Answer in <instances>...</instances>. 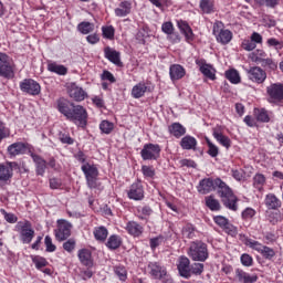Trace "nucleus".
Returning <instances> with one entry per match:
<instances>
[{"instance_id":"obj_49","label":"nucleus","mask_w":283,"mask_h":283,"mask_svg":"<svg viewBox=\"0 0 283 283\" xmlns=\"http://www.w3.org/2000/svg\"><path fill=\"white\" fill-rule=\"evenodd\" d=\"M99 129L102 134H112V132H114V123L109 120H102L99 124Z\"/></svg>"},{"instance_id":"obj_39","label":"nucleus","mask_w":283,"mask_h":283,"mask_svg":"<svg viewBox=\"0 0 283 283\" xmlns=\"http://www.w3.org/2000/svg\"><path fill=\"white\" fill-rule=\"evenodd\" d=\"M264 185H266V177H264L262 174H256L253 177V187H255V189L259 191H262V189H264Z\"/></svg>"},{"instance_id":"obj_51","label":"nucleus","mask_w":283,"mask_h":283,"mask_svg":"<svg viewBox=\"0 0 283 283\" xmlns=\"http://www.w3.org/2000/svg\"><path fill=\"white\" fill-rule=\"evenodd\" d=\"M203 272H205V264L193 263L192 265H190V276H191V273L192 275H202Z\"/></svg>"},{"instance_id":"obj_19","label":"nucleus","mask_w":283,"mask_h":283,"mask_svg":"<svg viewBox=\"0 0 283 283\" xmlns=\"http://www.w3.org/2000/svg\"><path fill=\"white\" fill-rule=\"evenodd\" d=\"M128 198L130 200H143L145 198V190L143 189L142 182H135L130 186Z\"/></svg>"},{"instance_id":"obj_29","label":"nucleus","mask_w":283,"mask_h":283,"mask_svg":"<svg viewBox=\"0 0 283 283\" xmlns=\"http://www.w3.org/2000/svg\"><path fill=\"white\" fill-rule=\"evenodd\" d=\"M177 25L181 34L186 36V41H193V30H191V27L187 22L180 20L177 22Z\"/></svg>"},{"instance_id":"obj_12","label":"nucleus","mask_w":283,"mask_h":283,"mask_svg":"<svg viewBox=\"0 0 283 283\" xmlns=\"http://www.w3.org/2000/svg\"><path fill=\"white\" fill-rule=\"evenodd\" d=\"M69 96L70 98H73V101H76V103H81L87 98V92H85L83 87L76 85V83H71L69 85Z\"/></svg>"},{"instance_id":"obj_54","label":"nucleus","mask_w":283,"mask_h":283,"mask_svg":"<svg viewBox=\"0 0 283 283\" xmlns=\"http://www.w3.org/2000/svg\"><path fill=\"white\" fill-rule=\"evenodd\" d=\"M261 255L265 260H273V258H275V250L265 245V248H263V251L261 252Z\"/></svg>"},{"instance_id":"obj_1","label":"nucleus","mask_w":283,"mask_h":283,"mask_svg":"<svg viewBox=\"0 0 283 283\" xmlns=\"http://www.w3.org/2000/svg\"><path fill=\"white\" fill-rule=\"evenodd\" d=\"M57 112L65 116L66 120L76 125V127H81L85 129L87 127V109L83 107V105H76L74 102H71L66 98L57 99Z\"/></svg>"},{"instance_id":"obj_58","label":"nucleus","mask_w":283,"mask_h":283,"mask_svg":"<svg viewBox=\"0 0 283 283\" xmlns=\"http://www.w3.org/2000/svg\"><path fill=\"white\" fill-rule=\"evenodd\" d=\"M222 229L223 231H226V233H228V235H232V238H234V235H238V228H235L229 221Z\"/></svg>"},{"instance_id":"obj_11","label":"nucleus","mask_w":283,"mask_h":283,"mask_svg":"<svg viewBox=\"0 0 283 283\" xmlns=\"http://www.w3.org/2000/svg\"><path fill=\"white\" fill-rule=\"evenodd\" d=\"M266 92L270 103H280L283 101V85L282 84H271L266 87Z\"/></svg>"},{"instance_id":"obj_27","label":"nucleus","mask_w":283,"mask_h":283,"mask_svg":"<svg viewBox=\"0 0 283 283\" xmlns=\"http://www.w3.org/2000/svg\"><path fill=\"white\" fill-rule=\"evenodd\" d=\"M12 163L0 165V182H8L12 178Z\"/></svg>"},{"instance_id":"obj_14","label":"nucleus","mask_w":283,"mask_h":283,"mask_svg":"<svg viewBox=\"0 0 283 283\" xmlns=\"http://www.w3.org/2000/svg\"><path fill=\"white\" fill-rule=\"evenodd\" d=\"M177 269L181 277H185L186 280L191 277V261H189V258L180 256Z\"/></svg>"},{"instance_id":"obj_2","label":"nucleus","mask_w":283,"mask_h":283,"mask_svg":"<svg viewBox=\"0 0 283 283\" xmlns=\"http://www.w3.org/2000/svg\"><path fill=\"white\" fill-rule=\"evenodd\" d=\"M216 187L223 206L230 211H238V197L233 195V190L220 178L216 179Z\"/></svg>"},{"instance_id":"obj_52","label":"nucleus","mask_w":283,"mask_h":283,"mask_svg":"<svg viewBox=\"0 0 283 283\" xmlns=\"http://www.w3.org/2000/svg\"><path fill=\"white\" fill-rule=\"evenodd\" d=\"M63 249L67 253H74V249H76V240L75 239H69L63 243Z\"/></svg>"},{"instance_id":"obj_59","label":"nucleus","mask_w":283,"mask_h":283,"mask_svg":"<svg viewBox=\"0 0 283 283\" xmlns=\"http://www.w3.org/2000/svg\"><path fill=\"white\" fill-rule=\"evenodd\" d=\"M248 244L250 245V249H253L254 251H258V253H262L264 251V248L266 245H263L262 243L253 240H249Z\"/></svg>"},{"instance_id":"obj_7","label":"nucleus","mask_w":283,"mask_h":283,"mask_svg":"<svg viewBox=\"0 0 283 283\" xmlns=\"http://www.w3.org/2000/svg\"><path fill=\"white\" fill-rule=\"evenodd\" d=\"M82 171L86 178L87 186L90 189H96V178H98V168L94 165L84 164Z\"/></svg>"},{"instance_id":"obj_23","label":"nucleus","mask_w":283,"mask_h":283,"mask_svg":"<svg viewBox=\"0 0 283 283\" xmlns=\"http://www.w3.org/2000/svg\"><path fill=\"white\" fill-rule=\"evenodd\" d=\"M264 205L268 209L276 211V209L282 207V201L274 193H268L265 196Z\"/></svg>"},{"instance_id":"obj_35","label":"nucleus","mask_w":283,"mask_h":283,"mask_svg":"<svg viewBox=\"0 0 283 283\" xmlns=\"http://www.w3.org/2000/svg\"><path fill=\"white\" fill-rule=\"evenodd\" d=\"M216 36L218 43L227 45L228 43H231V39H233V33L230 30H221Z\"/></svg>"},{"instance_id":"obj_41","label":"nucleus","mask_w":283,"mask_h":283,"mask_svg":"<svg viewBox=\"0 0 283 283\" xmlns=\"http://www.w3.org/2000/svg\"><path fill=\"white\" fill-rule=\"evenodd\" d=\"M206 206L210 211H220V201H218L213 196L206 198Z\"/></svg>"},{"instance_id":"obj_44","label":"nucleus","mask_w":283,"mask_h":283,"mask_svg":"<svg viewBox=\"0 0 283 283\" xmlns=\"http://www.w3.org/2000/svg\"><path fill=\"white\" fill-rule=\"evenodd\" d=\"M77 30L81 34H90V32H94V24L92 22H81Z\"/></svg>"},{"instance_id":"obj_60","label":"nucleus","mask_w":283,"mask_h":283,"mask_svg":"<svg viewBox=\"0 0 283 283\" xmlns=\"http://www.w3.org/2000/svg\"><path fill=\"white\" fill-rule=\"evenodd\" d=\"M241 264L243 266H253V256L247 253H243L240 258Z\"/></svg>"},{"instance_id":"obj_40","label":"nucleus","mask_w":283,"mask_h":283,"mask_svg":"<svg viewBox=\"0 0 283 283\" xmlns=\"http://www.w3.org/2000/svg\"><path fill=\"white\" fill-rule=\"evenodd\" d=\"M226 78L230 81V83H233V85H238L240 83V73H238V70L231 69L226 71Z\"/></svg>"},{"instance_id":"obj_43","label":"nucleus","mask_w":283,"mask_h":283,"mask_svg":"<svg viewBox=\"0 0 283 283\" xmlns=\"http://www.w3.org/2000/svg\"><path fill=\"white\" fill-rule=\"evenodd\" d=\"M206 143L208 145L207 154H209L211 158H217L218 154H220V148L211 143V139H209V137H206Z\"/></svg>"},{"instance_id":"obj_24","label":"nucleus","mask_w":283,"mask_h":283,"mask_svg":"<svg viewBox=\"0 0 283 283\" xmlns=\"http://www.w3.org/2000/svg\"><path fill=\"white\" fill-rule=\"evenodd\" d=\"M197 65H199V70L206 78H210V81H216V69L211 66V64L207 63H200V61H197Z\"/></svg>"},{"instance_id":"obj_15","label":"nucleus","mask_w":283,"mask_h":283,"mask_svg":"<svg viewBox=\"0 0 283 283\" xmlns=\"http://www.w3.org/2000/svg\"><path fill=\"white\" fill-rule=\"evenodd\" d=\"M216 179L211 178H205L199 181V185L197 186V191L206 196V193H211V191H216Z\"/></svg>"},{"instance_id":"obj_28","label":"nucleus","mask_w":283,"mask_h":283,"mask_svg":"<svg viewBox=\"0 0 283 283\" xmlns=\"http://www.w3.org/2000/svg\"><path fill=\"white\" fill-rule=\"evenodd\" d=\"M147 92H149V87L147 86V84L139 82L133 87L132 96L133 98H143V96H145Z\"/></svg>"},{"instance_id":"obj_33","label":"nucleus","mask_w":283,"mask_h":283,"mask_svg":"<svg viewBox=\"0 0 283 283\" xmlns=\"http://www.w3.org/2000/svg\"><path fill=\"white\" fill-rule=\"evenodd\" d=\"M49 72H53V74H59V76H65L67 74V67L63 64H57L56 62H51L48 64Z\"/></svg>"},{"instance_id":"obj_34","label":"nucleus","mask_w":283,"mask_h":283,"mask_svg":"<svg viewBox=\"0 0 283 283\" xmlns=\"http://www.w3.org/2000/svg\"><path fill=\"white\" fill-rule=\"evenodd\" d=\"M197 145H198V140H196L195 137L189 135L185 136L180 142V147L187 150H190V149L196 150Z\"/></svg>"},{"instance_id":"obj_50","label":"nucleus","mask_w":283,"mask_h":283,"mask_svg":"<svg viewBox=\"0 0 283 283\" xmlns=\"http://www.w3.org/2000/svg\"><path fill=\"white\" fill-rule=\"evenodd\" d=\"M259 65L261 67H268V70H277V63L273 61V59L265 57L259 62Z\"/></svg>"},{"instance_id":"obj_64","label":"nucleus","mask_w":283,"mask_h":283,"mask_svg":"<svg viewBox=\"0 0 283 283\" xmlns=\"http://www.w3.org/2000/svg\"><path fill=\"white\" fill-rule=\"evenodd\" d=\"M254 216H255V210L253 208H247L242 212L243 220H251V218H253Z\"/></svg>"},{"instance_id":"obj_53","label":"nucleus","mask_w":283,"mask_h":283,"mask_svg":"<svg viewBox=\"0 0 283 283\" xmlns=\"http://www.w3.org/2000/svg\"><path fill=\"white\" fill-rule=\"evenodd\" d=\"M241 46L247 52H253V50H255V48H258L255 42H253L251 39L243 40Z\"/></svg>"},{"instance_id":"obj_20","label":"nucleus","mask_w":283,"mask_h":283,"mask_svg":"<svg viewBox=\"0 0 283 283\" xmlns=\"http://www.w3.org/2000/svg\"><path fill=\"white\" fill-rule=\"evenodd\" d=\"M77 258L83 266H87V269H92V266H94V260H92V251L88 249L78 250Z\"/></svg>"},{"instance_id":"obj_9","label":"nucleus","mask_w":283,"mask_h":283,"mask_svg":"<svg viewBox=\"0 0 283 283\" xmlns=\"http://www.w3.org/2000/svg\"><path fill=\"white\" fill-rule=\"evenodd\" d=\"M248 78L252 83H258L259 85L266 81V71L262 70L260 66H252L247 70Z\"/></svg>"},{"instance_id":"obj_4","label":"nucleus","mask_w":283,"mask_h":283,"mask_svg":"<svg viewBox=\"0 0 283 283\" xmlns=\"http://www.w3.org/2000/svg\"><path fill=\"white\" fill-rule=\"evenodd\" d=\"M54 233L57 242H65L72 235V223L64 219L57 220V228L54 230Z\"/></svg>"},{"instance_id":"obj_5","label":"nucleus","mask_w":283,"mask_h":283,"mask_svg":"<svg viewBox=\"0 0 283 283\" xmlns=\"http://www.w3.org/2000/svg\"><path fill=\"white\" fill-rule=\"evenodd\" d=\"M149 274L155 280H163L165 283H171V279L167 275V269L158 262H150L148 264Z\"/></svg>"},{"instance_id":"obj_16","label":"nucleus","mask_w":283,"mask_h":283,"mask_svg":"<svg viewBox=\"0 0 283 283\" xmlns=\"http://www.w3.org/2000/svg\"><path fill=\"white\" fill-rule=\"evenodd\" d=\"M104 55H105V59H107V61H109L117 67H123V61H120V52H118L109 46H106L104 49Z\"/></svg>"},{"instance_id":"obj_22","label":"nucleus","mask_w":283,"mask_h":283,"mask_svg":"<svg viewBox=\"0 0 283 283\" xmlns=\"http://www.w3.org/2000/svg\"><path fill=\"white\" fill-rule=\"evenodd\" d=\"M28 151V144L25 143H13L8 147V154L10 156H21Z\"/></svg>"},{"instance_id":"obj_25","label":"nucleus","mask_w":283,"mask_h":283,"mask_svg":"<svg viewBox=\"0 0 283 283\" xmlns=\"http://www.w3.org/2000/svg\"><path fill=\"white\" fill-rule=\"evenodd\" d=\"M185 74L186 72L182 65H179V64L170 65L169 75L171 81H180V78H184Z\"/></svg>"},{"instance_id":"obj_55","label":"nucleus","mask_w":283,"mask_h":283,"mask_svg":"<svg viewBox=\"0 0 283 283\" xmlns=\"http://www.w3.org/2000/svg\"><path fill=\"white\" fill-rule=\"evenodd\" d=\"M44 244L46 247V253H54V251H56V245H54V243H52L51 235L45 237Z\"/></svg>"},{"instance_id":"obj_32","label":"nucleus","mask_w":283,"mask_h":283,"mask_svg":"<svg viewBox=\"0 0 283 283\" xmlns=\"http://www.w3.org/2000/svg\"><path fill=\"white\" fill-rule=\"evenodd\" d=\"M168 130H169V134L175 136V138H180L185 136V134H187V128H185V126H182V124L180 123H174L172 125L169 126Z\"/></svg>"},{"instance_id":"obj_17","label":"nucleus","mask_w":283,"mask_h":283,"mask_svg":"<svg viewBox=\"0 0 283 283\" xmlns=\"http://www.w3.org/2000/svg\"><path fill=\"white\" fill-rule=\"evenodd\" d=\"M235 280L239 283H255L258 282V274H250L244 272V270L238 268L235 270Z\"/></svg>"},{"instance_id":"obj_6","label":"nucleus","mask_w":283,"mask_h":283,"mask_svg":"<svg viewBox=\"0 0 283 283\" xmlns=\"http://www.w3.org/2000/svg\"><path fill=\"white\" fill-rule=\"evenodd\" d=\"M160 145L158 144H146L144 145L140 156L143 160H158L160 158Z\"/></svg>"},{"instance_id":"obj_48","label":"nucleus","mask_w":283,"mask_h":283,"mask_svg":"<svg viewBox=\"0 0 283 283\" xmlns=\"http://www.w3.org/2000/svg\"><path fill=\"white\" fill-rule=\"evenodd\" d=\"M182 238L186 240H193V238H196V228L192 226H186L182 230Z\"/></svg>"},{"instance_id":"obj_36","label":"nucleus","mask_w":283,"mask_h":283,"mask_svg":"<svg viewBox=\"0 0 283 283\" xmlns=\"http://www.w3.org/2000/svg\"><path fill=\"white\" fill-rule=\"evenodd\" d=\"M120 244H123V240L117 234H112L106 242V247L111 251H116V249L120 248Z\"/></svg>"},{"instance_id":"obj_18","label":"nucleus","mask_w":283,"mask_h":283,"mask_svg":"<svg viewBox=\"0 0 283 283\" xmlns=\"http://www.w3.org/2000/svg\"><path fill=\"white\" fill-rule=\"evenodd\" d=\"M212 136L216 138L217 142H219L222 147H226V149H229L231 147V138L222 134V127L216 126L212 128Z\"/></svg>"},{"instance_id":"obj_56","label":"nucleus","mask_w":283,"mask_h":283,"mask_svg":"<svg viewBox=\"0 0 283 283\" xmlns=\"http://www.w3.org/2000/svg\"><path fill=\"white\" fill-rule=\"evenodd\" d=\"M114 27L109 25V27H103L102 28V34L104 36V39H114Z\"/></svg>"},{"instance_id":"obj_45","label":"nucleus","mask_w":283,"mask_h":283,"mask_svg":"<svg viewBox=\"0 0 283 283\" xmlns=\"http://www.w3.org/2000/svg\"><path fill=\"white\" fill-rule=\"evenodd\" d=\"M114 273H115V275H117V277L120 282H126V280H127V269H125V266L116 265L114 268Z\"/></svg>"},{"instance_id":"obj_21","label":"nucleus","mask_w":283,"mask_h":283,"mask_svg":"<svg viewBox=\"0 0 283 283\" xmlns=\"http://www.w3.org/2000/svg\"><path fill=\"white\" fill-rule=\"evenodd\" d=\"M33 163H35V171L38 176H44L45 169H48V161L36 154H31Z\"/></svg>"},{"instance_id":"obj_8","label":"nucleus","mask_w":283,"mask_h":283,"mask_svg":"<svg viewBox=\"0 0 283 283\" xmlns=\"http://www.w3.org/2000/svg\"><path fill=\"white\" fill-rule=\"evenodd\" d=\"M20 90L25 94H30V96H39L41 94V85L32 78H25L20 82Z\"/></svg>"},{"instance_id":"obj_61","label":"nucleus","mask_w":283,"mask_h":283,"mask_svg":"<svg viewBox=\"0 0 283 283\" xmlns=\"http://www.w3.org/2000/svg\"><path fill=\"white\" fill-rule=\"evenodd\" d=\"M258 6H266V8H275L277 0H254Z\"/></svg>"},{"instance_id":"obj_26","label":"nucleus","mask_w":283,"mask_h":283,"mask_svg":"<svg viewBox=\"0 0 283 283\" xmlns=\"http://www.w3.org/2000/svg\"><path fill=\"white\" fill-rule=\"evenodd\" d=\"M161 30L164 34H168L170 39H172V43H180V35L174 32V23L164 22L161 25Z\"/></svg>"},{"instance_id":"obj_38","label":"nucleus","mask_w":283,"mask_h":283,"mask_svg":"<svg viewBox=\"0 0 283 283\" xmlns=\"http://www.w3.org/2000/svg\"><path fill=\"white\" fill-rule=\"evenodd\" d=\"M107 235H108L107 228L103 226L95 228L94 237H95V240H97L98 242H105V240H107Z\"/></svg>"},{"instance_id":"obj_30","label":"nucleus","mask_w":283,"mask_h":283,"mask_svg":"<svg viewBox=\"0 0 283 283\" xmlns=\"http://www.w3.org/2000/svg\"><path fill=\"white\" fill-rule=\"evenodd\" d=\"M115 14L117 17H127V14H132V2L130 1H122L119 7L115 9Z\"/></svg>"},{"instance_id":"obj_42","label":"nucleus","mask_w":283,"mask_h":283,"mask_svg":"<svg viewBox=\"0 0 283 283\" xmlns=\"http://www.w3.org/2000/svg\"><path fill=\"white\" fill-rule=\"evenodd\" d=\"M32 262L35 265V269H38V271H42L43 268L48 266V260L43 256L40 255H35L32 256Z\"/></svg>"},{"instance_id":"obj_63","label":"nucleus","mask_w":283,"mask_h":283,"mask_svg":"<svg viewBox=\"0 0 283 283\" xmlns=\"http://www.w3.org/2000/svg\"><path fill=\"white\" fill-rule=\"evenodd\" d=\"M213 221L216 222V224H218V227L223 229L224 226L229 222V219H227V217L217 216L213 218Z\"/></svg>"},{"instance_id":"obj_46","label":"nucleus","mask_w":283,"mask_h":283,"mask_svg":"<svg viewBox=\"0 0 283 283\" xmlns=\"http://www.w3.org/2000/svg\"><path fill=\"white\" fill-rule=\"evenodd\" d=\"M250 59L251 61H253V63L259 64L261 61L266 59V52H264L263 50H256L251 53Z\"/></svg>"},{"instance_id":"obj_31","label":"nucleus","mask_w":283,"mask_h":283,"mask_svg":"<svg viewBox=\"0 0 283 283\" xmlns=\"http://www.w3.org/2000/svg\"><path fill=\"white\" fill-rule=\"evenodd\" d=\"M126 231L130 234L134 235L135 238H138L139 235L143 234V226L136 221H129L126 224Z\"/></svg>"},{"instance_id":"obj_13","label":"nucleus","mask_w":283,"mask_h":283,"mask_svg":"<svg viewBox=\"0 0 283 283\" xmlns=\"http://www.w3.org/2000/svg\"><path fill=\"white\" fill-rule=\"evenodd\" d=\"M20 238L23 244H30L34 239V229H32V223L25 221L20 228Z\"/></svg>"},{"instance_id":"obj_10","label":"nucleus","mask_w":283,"mask_h":283,"mask_svg":"<svg viewBox=\"0 0 283 283\" xmlns=\"http://www.w3.org/2000/svg\"><path fill=\"white\" fill-rule=\"evenodd\" d=\"M14 71H12V65L10 64V57L0 53V76L2 78H12Z\"/></svg>"},{"instance_id":"obj_62","label":"nucleus","mask_w":283,"mask_h":283,"mask_svg":"<svg viewBox=\"0 0 283 283\" xmlns=\"http://www.w3.org/2000/svg\"><path fill=\"white\" fill-rule=\"evenodd\" d=\"M1 213L2 216H4V220H7L10 224H14V222H17V220H19L14 213H10L3 209H1Z\"/></svg>"},{"instance_id":"obj_47","label":"nucleus","mask_w":283,"mask_h":283,"mask_svg":"<svg viewBox=\"0 0 283 283\" xmlns=\"http://www.w3.org/2000/svg\"><path fill=\"white\" fill-rule=\"evenodd\" d=\"M199 7L205 14L213 12V2L211 0H201Z\"/></svg>"},{"instance_id":"obj_37","label":"nucleus","mask_w":283,"mask_h":283,"mask_svg":"<svg viewBox=\"0 0 283 283\" xmlns=\"http://www.w3.org/2000/svg\"><path fill=\"white\" fill-rule=\"evenodd\" d=\"M254 116L259 123H270L271 117L269 116V111L264 108H255Z\"/></svg>"},{"instance_id":"obj_57","label":"nucleus","mask_w":283,"mask_h":283,"mask_svg":"<svg viewBox=\"0 0 283 283\" xmlns=\"http://www.w3.org/2000/svg\"><path fill=\"white\" fill-rule=\"evenodd\" d=\"M142 172L145 178H154L156 176V170L151 166H142Z\"/></svg>"},{"instance_id":"obj_3","label":"nucleus","mask_w":283,"mask_h":283,"mask_svg":"<svg viewBox=\"0 0 283 283\" xmlns=\"http://www.w3.org/2000/svg\"><path fill=\"white\" fill-rule=\"evenodd\" d=\"M188 255L193 262H207L209 260V249L202 241H192L188 249Z\"/></svg>"}]
</instances>
